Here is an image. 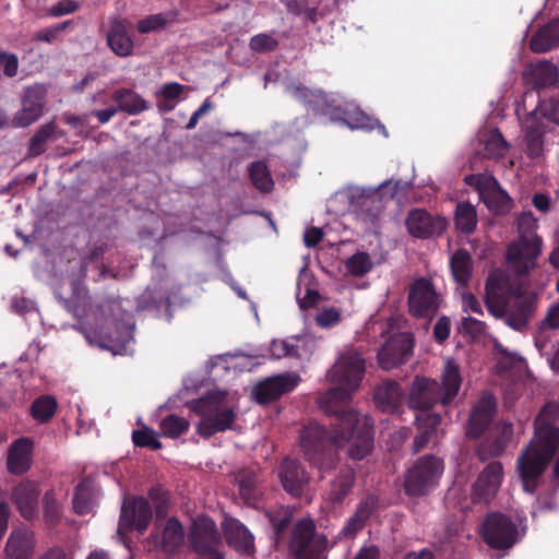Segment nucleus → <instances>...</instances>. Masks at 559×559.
<instances>
[{
  "label": "nucleus",
  "instance_id": "obj_63",
  "mask_svg": "<svg viewBox=\"0 0 559 559\" xmlns=\"http://www.w3.org/2000/svg\"><path fill=\"white\" fill-rule=\"evenodd\" d=\"M324 233L319 227H309L304 234L305 245L309 248L317 246L323 238Z\"/></svg>",
  "mask_w": 559,
  "mask_h": 559
},
{
  "label": "nucleus",
  "instance_id": "obj_30",
  "mask_svg": "<svg viewBox=\"0 0 559 559\" xmlns=\"http://www.w3.org/2000/svg\"><path fill=\"white\" fill-rule=\"evenodd\" d=\"M278 476L283 488L293 496H299L309 481L307 473L295 460H285L280 467Z\"/></svg>",
  "mask_w": 559,
  "mask_h": 559
},
{
  "label": "nucleus",
  "instance_id": "obj_36",
  "mask_svg": "<svg viewBox=\"0 0 559 559\" xmlns=\"http://www.w3.org/2000/svg\"><path fill=\"white\" fill-rule=\"evenodd\" d=\"M112 99L117 103L119 111L136 115L147 108L146 102L136 93L128 88L117 90L112 94Z\"/></svg>",
  "mask_w": 559,
  "mask_h": 559
},
{
  "label": "nucleus",
  "instance_id": "obj_28",
  "mask_svg": "<svg viewBox=\"0 0 559 559\" xmlns=\"http://www.w3.org/2000/svg\"><path fill=\"white\" fill-rule=\"evenodd\" d=\"M185 530L176 518L167 520L162 533H152L148 542L155 547L171 552L182 545Z\"/></svg>",
  "mask_w": 559,
  "mask_h": 559
},
{
  "label": "nucleus",
  "instance_id": "obj_13",
  "mask_svg": "<svg viewBox=\"0 0 559 559\" xmlns=\"http://www.w3.org/2000/svg\"><path fill=\"white\" fill-rule=\"evenodd\" d=\"M465 182L475 187L486 206L496 214H504L511 209V198L498 180L488 174L471 175Z\"/></svg>",
  "mask_w": 559,
  "mask_h": 559
},
{
  "label": "nucleus",
  "instance_id": "obj_38",
  "mask_svg": "<svg viewBox=\"0 0 559 559\" xmlns=\"http://www.w3.org/2000/svg\"><path fill=\"white\" fill-rule=\"evenodd\" d=\"M451 271L460 285H465L472 273V259L466 250H457L450 261Z\"/></svg>",
  "mask_w": 559,
  "mask_h": 559
},
{
  "label": "nucleus",
  "instance_id": "obj_21",
  "mask_svg": "<svg viewBox=\"0 0 559 559\" xmlns=\"http://www.w3.org/2000/svg\"><path fill=\"white\" fill-rule=\"evenodd\" d=\"M299 381L300 378L295 373L278 374L255 385L253 395L258 403L267 404L294 390Z\"/></svg>",
  "mask_w": 559,
  "mask_h": 559
},
{
  "label": "nucleus",
  "instance_id": "obj_57",
  "mask_svg": "<svg viewBox=\"0 0 559 559\" xmlns=\"http://www.w3.org/2000/svg\"><path fill=\"white\" fill-rule=\"evenodd\" d=\"M0 66L3 69V73L13 78L17 74L19 70V59L15 53L7 52V51H0Z\"/></svg>",
  "mask_w": 559,
  "mask_h": 559
},
{
  "label": "nucleus",
  "instance_id": "obj_53",
  "mask_svg": "<svg viewBox=\"0 0 559 559\" xmlns=\"http://www.w3.org/2000/svg\"><path fill=\"white\" fill-rule=\"evenodd\" d=\"M416 421L418 423V428L421 430V433L415 438V450L419 451L428 441V429H426V424L429 423V428L433 429L438 423V417H429V416H417Z\"/></svg>",
  "mask_w": 559,
  "mask_h": 559
},
{
  "label": "nucleus",
  "instance_id": "obj_55",
  "mask_svg": "<svg viewBox=\"0 0 559 559\" xmlns=\"http://www.w3.org/2000/svg\"><path fill=\"white\" fill-rule=\"evenodd\" d=\"M166 23L167 20L163 14H153L139 21L138 31L143 34L151 33L163 28Z\"/></svg>",
  "mask_w": 559,
  "mask_h": 559
},
{
  "label": "nucleus",
  "instance_id": "obj_44",
  "mask_svg": "<svg viewBox=\"0 0 559 559\" xmlns=\"http://www.w3.org/2000/svg\"><path fill=\"white\" fill-rule=\"evenodd\" d=\"M159 428L164 437L178 438L188 430L189 423L183 417L168 415L160 420Z\"/></svg>",
  "mask_w": 559,
  "mask_h": 559
},
{
  "label": "nucleus",
  "instance_id": "obj_2",
  "mask_svg": "<svg viewBox=\"0 0 559 559\" xmlns=\"http://www.w3.org/2000/svg\"><path fill=\"white\" fill-rule=\"evenodd\" d=\"M555 407L545 406L535 420V433L518 460L523 488L533 493L536 480L552 459L559 444V430L554 425Z\"/></svg>",
  "mask_w": 559,
  "mask_h": 559
},
{
  "label": "nucleus",
  "instance_id": "obj_15",
  "mask_svg": "<svg viewBox=\"0 0 559 559\" xmlns=\"http://www.w3.org/2000/svg\"><path fill=\"white\" fill-rule=\"evenodd\" d=\"M45 84L36 83L24 88L22 108L12 118L14 128H26L36 122L44 114L47 98Z\"/></svg>",
  "mask_w": 559,
  "mask_h": 559
},
{
  "label": "nucleus",
  "instance_id": "obj_10",
  "mask_svg": "<svg viewBox=\"0 0 559 559\" xmlns=\"http://www.w3.org/2000/svg\"><path fill=\"white\" fill-rule=\"evenodd\" d=\"M314 528L316 525L311 519H301L295 524L289 548L297 559L320 555L336 544V540L330 542L324 534H314Z\"/></svg>",
  "mask_w": 559,
  "mask_h": 559
},
{
  "label": "nucleus",
  "instance_id": "obj_37",
  "mask_svg": "<svg viewBox=\"0 0 559 559\" xmlns=\"http://www.w3.org/2000/svg\"><path fill=\"white\" fill-rule=\"evenodd\" d=\"M515 305V312H507L504 310V314L501 318H504L507 325L516 331H521L527 325L528 319L533 312V306L531 300L523 297L516 299Z\"/></svg>",
  "mask_w": 559,
  "mask_h": 559
},
{
  "label": "nucleus",
  "instance_id": "obj_23",
  "mask_svg": "<svg viewBox=\"0 0 559 559\" xmlns=\"http://www.w3.org/2000/svg\"><path fill=\"white\" fill-rule=\"evenodd\" d=\"M39 487L36 481L24 480L16 485L11 495L12 501L24 519H32L37 514Z\"/></svg>",
  "mask_w": 559,
  "mask_h": 559
},
{
  "label": "nucleus",
  "instance_id": "obj_9",
  "mask_svg": "<svg viewBox=\"0 0 559 559\" xmlns=\"http://www.w3.org/2000/svg\"><path fill=\"white\" fill-rule=\"evenodd\" d=\"M443 473V462L432 455L419 459L405 476L404 488L409 496H424L437 486Z\"/></svg>",
  "mask_w": 559,
  "mask_h": 559
},
{
  "label": "nucleus",
  "instance_id": "obj_46",
  "mask_svg": "<svg viewBox=\"0 0 559 559\" xmlns=\"http://www.w3.org/2000/svg\"><path fill=\"white\" fill-rule=\"evenodd\" d=\"M346 271L355 276H361L372 269V261L368 253L357 252L345 262Z\"/></svg>",
  "mask_w": 559,
  "mask_h": 559
},
{
  "label": "nucleus",
  "instance_id": "obj_58",
  "mask_svg": "<svg viewBox=\"0 0 559 559\" xmlns=\"http://www.w3.org/2000/svg\"><path fill=\"white\" fill-rule=\"evenodd\" d=\"M317 323L320 326L329 328L341 320V314L335 308H325L317 314Z\"/></svg>",
  "mask_w": 559,
  "mask_h": 559
},
{
  "label": "nucleus",
  "instance_id": "obj_62",
  "mask_svg": "<svg viewBox=\"0 0 559 559\" xmlns=\"http://www.w3.org/2000/svg\"><path fill=\"white\" fill-rule=\"evenodd\" d=\"M462 308L464 312L481 314V306L475 296L471 293H464L462 296Z\"/></svg>",
  "mask_w": 559,
  "mask_h": 559
},
{
  "label": "nucleus",
  "instance_id": "obj_49",
  "mask_svg": "<svg viewBox=\"0 0 559 559\" xmlns=\"http://www.w3.org/2000/svg\"><path fill=\"white\" fill-rule=\"evenodd\" d=\"M72 24L73 22L68 20L52 26L41 28L33 35V40L37 43L53 44L58 40L59 35L68 29Z\"/></svg>",
  "mask_w": 559,
  "mask_h": 559
},
{
  "label": "nucleus",
  "instance_id": "obj_26",
  "mask_svg": "<svg viewBox=\"0 0 559 559\" xmlns=\"http://www.w3.org/2000/svg\"><path fill=\"white\" fill-rule=\"evenodd\" d=\"M223 531L227 544L235 550L251 555L254 551V538L247 527L238 520L227 518L223 522Z\"/></svg>",
  "mask_w": 559,
  "mask_h": 559
},
{
  "label": "nucleus",
  "instance_id": "obj_1",
  "mask_svg": "<svg viewBox=\"0 0 559 559\" xmlns=\"http://www.w3.org/2000/svg\"><path fill=\"white\" fill-rule=\"evenodd\" d=\"M366 371V362L360 352L345 347L328 372L335 385L321 399L320 405L335 414L330 431L317 423H310L300 432V447L308 460L320 471L331 468L335 459L325 453L330 448L344 449L354 460H361L373 448V420L368 415H359L346 408L353 393L359 388Z\"/></svg>",
  "mask_w": 559,
  "mask_h": 559
},
{
  "label": "nucleus",
  "instance_id": "obj_8",
  "mask_svg": "<svg viewBox=\"0 0 559 559\" xmlns=\"http://www.w3.org/2000/svg\"><path fill=\"white\" fill-rule=\"evenodd\" d=\"M512 297L515 300L522 297L521 285L512 282L504 271H492L486 282L485 302L488 312L495 318H501Z\"/></svg>",
  "mask_w": 559,
  "mask_h": 559
},
{
  "label": "nucleus",
  "instance_id": "obj_61",
  "mask_svg": "<svg viewBox=\"0 0 559 559\" xmlns=\"http://www.w3.org/2000/svg\"><path fill=\"white\" fill-rule=\"evenodd\" d=\"M290 338L283 341H274L271 345L272 355L276 358L284 356H293Z\"/></svg>",
  "mask_w": 559,
  "mask_h": 559
},
{
  "label": "nucleus",
  "instance_id": "obj_34",
  "mask_svg": "<svg viewBox=\"0 0 559 559\" xmlns=\"http://www.w3.org/2000/svg\"><path fill=\"white\" fill-rule=\"evenodd\" d=\"M354 480V471L349 467L342 468L331 483L330 488L325 493L326 499L332 503L343 501L353 487Z\"/></svg>",
  "mask_w": 559,
  "mask_h": 559
},
{
  "label": "nucleus",
  "instance_id": "obj_16",
  "mask_svg": "<svg viewBox=\"0 0 559 559\" xmlns=\"http://www.w3.org/2000/svg\"><path fill=\"white\" fill-rule=\"evenodd\" d=\"M151 519L152 509L146 499L142 497L126 499L121 507L118 534L123 535L131 528L144 532L147 528Z\"/></svg>",
  "mask_w": 559,
  "mask_h": 559
},
{
  "label": "nucleus",
  "instance_id": "obj_40",
  "mask_svg": "<svg viewBox=\"0 0 559 559\" xmlns=\"http://www.w3.org/2000/svg\"><path fill=\"white\" fill-rule=\"evenodd\" d=\"M249 177L252 185L262 192H270L274 181L265 163L253 162L249 166Z\"/></svg>",
  "mask_w": 559,
  "mask_h": 559
},
{
  "label": "nucleus",
  "instance_id": "obj_54",
  "mask_svg": "<svg viewBox=\"0 0 559 559\" xmlns=\"http://www.w3.org/2000/svg\"><path fill=\"white\" fill-rule=\"evenodd\" d=\"M278 41L270 34L261 33L250 39V48L257 52L274 50Z\"/></svg>",
  "mask_w": 559,
  "mask_h": 559
},
{
  "label": "nucleus",
  "instance_id": "obj_24",
  "mask_svg": "<svg viewBox=\"0 0 559 559\" xmlns=\"http://www.w3.org/2000/svg\"><path fill=\"white\" fill-rule=\"evenodd\" d=\"M34 441L23 437L12 442L8 451L7 466L10 473L21 475L27 472L33 462Z\"/></svg>",
  "mask_w": 559,
  "mask_h": 559
},
{
  "label": "nucleus",
  "instance_id": "obj_19",
  "mask_svg": "<svg viewBox=\"0 0 559 559\" xmlns=\"http://www.w3.org/2000/svg\"><path fill=\"white\" fill-rule=\"evenodd\" d=\"M413 342L405 333H397L390 337L378 353V361L385 370L393 369L406 361L412 354Z\"/></svg>",
  "mask_w": 559,
  "mask_h": 559
},
{
  "label": "nucleus",
  "instance_id": "obj_7",
  "mask_svg": "<svg viewBox=\"0 0 559 559\" xmlns=\"http://www.w3.org/2000/svg\"><path fill=\"white\" fill-rule=\"evenodd\" d=\"M82 330L90 344L108 349L115 355L123 354L131 341V325L121 324L108 318H102L95 326H85Z\"/></svg>",
  "mask_w": 559,
  "mask_h": 559
},
{
  "label": "nucleus",
  "instance_id": "obj_31",
  "mask_svg": "<svg viewBox=\"0 0 559 559\" xmlns=\"http://www.w3.org/2000/svg\"><path fill=\"white\" fill-rule=\"evenodd\" d=\"M478 143L483 156L489 159H499L509 152V144L497 129L485 130L479 133Z\"/></svg>",
  "mask_w": 559,
  "mask_h": 559
},
{
  "label": "nucleus",
  "instance_id": "obj_56",
  "mask_svg": "<svg viewBox=\"0 0 559 559\" xmlns=\"http://www.w3.org/2000/svg\"><path fill=\"white\" fill-rule=\"evenodd\" d=\"M79 9V4L74 0H61L47 10V15L51 17H59L62 15L71 14Z\"/></svg>",
  "mask_w": 559,
  "mask_h": 559
},
{
  "label": "nucleus",
  "instance_id": "obj_48",
  "mask_svg": "<svg viewBox=\"0 0 559 559\" xmlns=\"http://www.w3.org/2000/svg\"><path fill=\"white\" fill-rule=\"evenodd\" d=\"M62 515V508L53 491H47L44 496V519L47 524L56 525Z\"/></svg>",
  "mask_w": 559,
  "mask_h": 559
},
{
  "label": "nucleus",
  "instance_id": "obj_64",
  "mask_svg": "<svg viewBox=\"0 0 559 559\" xmlns=\"http://www.w3.org/2000/svg\"><path fill=\"white\" fill-rule=\"evenodd\" d=\"M433 335L438 342H443L449 337L450 322L445 317L440 318L435 324Z\"/></svg>",
  "mask_w": 559,
  "mask_h": 559
},
{
  "label": "nucleus",
  "instance_id": "obj_42",
  "mask_svg": "<svg viewBox=\"0 0 559 559\" xmlns=\"http://www.w3.org/2000/svg\"><path fill=\"white\" fill-rule=\"evenodd\" d=\"M56 123L53 121L41 126L28 142V153L32 156H37L45 151L47 141L56 132Z\"/></svg>",
  "mask_w": 559,
  "mask_h": 559
},
{
  "label": "nucleus",
  "instance_id": "obj_12",
  "mask_svg": "<svg viewBox=\"0 0 559 559\" xmlns=\"http://www.w3.org/2000/svg\"><path fill=\"white\" fill-rule=\"evenodd\" d=\"M542 252V239L538 236L518 239L507 250V265L516 277L528 275L537 266V258Z\"/></svg>",
  "mask_w": 559,
  "mask_h": 559
},
{
  "label": "nucleus",
  "instance_id": "obj_6",
  "mask_svg": "<svg viewBox=\"0 0 559 559\" xmlns=\"http://www.w3.org/2000/svg\"><path fill=\"white\" fill-rule=\"evenodd\" d=\"M288 93L295 99L305 103L314 111L331 115L333 120H341L350 129H372L371 120L357 108L347 109L343 115H333L334 99L321 91H312L307 87L294 85L288 87Z\"/></svg>",
  "mask_w": 559,
  "mask_h": 559
},
{
  "label": "nucleus",
  "instance_id": "obj_18",
  "mask_svg": "<svg viewBox=\"0 0 559 559\" xmlns=\"http://www.w3.org/2000/svg\"><path fill=\"white\" fill-rule=\"evenodd\" d=\"M405 225L412 236L425 239L441 235L448 227V221L423 209H414L408 212Z\"/></svg>",
  "mask_w": 559,
  "mask_h": 559
},
{
  "label": "nucleus",
  "instance_id": "obj_3",
  "mask_svg": "<svg viewBox=\"0 0 559 559\" xmlns=\"http://www.w3.org/2000/svg\"><path fill=\"white\" fill-rule=\"evenodd\" d=\"M462 384L460 368L454 359H447L440 376V383L436 380L417 377L408 392L407 402L411 408L428 409L436 403L450 404L457 395Z\"/></svg>",
  "mask_w": 559,
  "mask_h": 559
},
{
  "label": "nucleus",
  "instance_id": "obj_52",
  "mask_svg": "<svg viewBox=\"0 0 559 559\" xmlns=\"http://www.w3.org/2000/svg\"><path fill=\"white\" fill-rule=\"evenodd\" d=\"M537 227V221L533 216L532 212H523L518 217V231H519V238H530V236H537L535 234V229Z\"/></svg>",
  "mask_w": 559,
  "mask_h": 559
},
{
  "label": "nucleus",
  "instance_id": "obj_29",
  "mask_svg": "<svg viewBox=\"0 0 559 559\" xmlns=\"http://www.w3.org/2000/svg\"><path fill=\"white\" fill-rule=\"evenodd\" d=\"M404 394L400 384L385 380L374 391V403L383 413L394 414L403 404Z\"/></svg>",
  "mask_w": 559,
  "mask_h": 559
},
{
  "label": "nucleus",
  "instance_id": "obj_32",
  "mask_svg": "<svg viewBox=\"0 0 559 559\" xmlns=\"http://www.w3.org/2000/svg\"><path fill=\"white\" fill-rule=\"evenodd\" d=\"M377 507V500L373 497H369L361 501L355 513L347 520L345 525L340 532V536L353 537L357 532L361 531L374 511Z\"/></svg>",
  "mask_w": 559,
  "mask_h": 559
},
{
  "label": "nucleus",
  "instance_id": "obj_20",
  "mask_svg": "<svg viewBox=\"0 0 559 559\" xmlns=\"http://www.w3.org/2000/svg\"><path fill=\"white\" fill-rule=\"evenodd\" d=\"M503 467L499 462L489 463L472 486V498L475 502H488L500 488Z\"/></svg>",
  "mask_w": 559,
  "mask_h": 559
},
{
  "label": "nucleus",
  "instance_id": "obj_39",
  "mask_svg": "<svg viewBox=\"0 0 559 559\" xmlns=\"http://www.w3.org/2000/svg\"><path fill=\"white\" fill-rule=\"evenodd\" d=\"M455 226L464 234H471L477 225V213L475 207L468 202H460L455 211Z\"/></svg>",
  "mask_w": 559,
  "mask_h": 559
},
{
  "label": "nucleus",
  "instance_id": "obj_45",
  "mask_svg": "<svg viewBox=\"0 0 559 559\" xmlns=\"http://www.w3.org/2000/svg\"><path fill=\"white\" fill-rule=\"evenodd\" d=\"M57 409V401L51 396H40L32 404V415L44 423L49 420Z\"/></svg>",
  "mask_w": 559,
  "mask_h": 559
},
{
  "label": "nucleus",
  "instance_id": "obj_25",
  "mask_svg": "<svg viewBox=\"0 0 559 559\" xmlns=\"http://www.w3.org/2000/svg\"><path fill=\"white\" fill-rule=\"evenodd\" d=\"M496 403L491 394H484L472 409L466 435L478 438L487 428L495 413Z\"/></svg>",
  "mask_w": 559,
  "mask_h": 559
},
{
  "label": "nucleus",
  "instance_id": "obj_51",
  "mask_svg": "<svg viewBox=\"0 0 559 559\" xmlns=\"http://www.w3.org/2000/svg\"><path fill=\"white\" fill-rule=\"evenodd\" d=\"M132 439L138 447H148L154 450L162 448V443L157 440L156 432L148 428L133 431Z\"/></svg>",
  "mask_w": 559,
  "mask_h": 559
},
{
  "label": "nucleus",
  "instance_id": "obj_4",
  "mask_svg": "<svg viewBox=\"0 0 559 559\" xmlns=\"http://www.w3.org/2000/svg\"><path fill=\"white\" fill-rule=\"evenodd\" d=\"M409 188L408 181L390 179L377 188L349 186L346 188V197L362 221L374 223L383 211V202L390 199L401 200Z\"/></svg>",
  "mask_w": 559,
  "mask_h": 559
},
{
  "label": "nucleus",
  "instance_id": "obj_59",
  "mask_svg": "<svg viewBox=\"0 0 559 559\" xmlns=\"http://www.w3.org/2000/svg\"><path fill=\"white\" fill-rule=\"evenodd\" d=\"M185 90V86L177 82L166 83L160 86L158 95L166 99H176L180 97Z\"/></svg>",
  "mask_w": 559,
  "mask_h": 559
},
{
  "label": "nucleus",
  "instance_id": "obj_14",
  "mask_svg": "<svg viewBox=\"0 0 559 559\" xmlns=\"http://www.w3.org/2000/svg\"><path fill=\"white\" fill-rule=\"evenodd\" d=\"M441 304V297L431 282L419 278L414 282L408 293V308L412 316L431 320Z\"/></svg>",
  "mask_w": 559,
  "mask_h": 559
},
{
  "label": "nucleus",
  "instance_id": "obj_5",
  "mask_svg": "<svg viewBox=\"0 0 559 559\" xmlns=\"http://www.w3.org/2000/svg\"><path fill=\"white\" fill-rule=\"evenodd\" d=\"M197 411L202 417L198 431L202 437L211 436L231 428L236 414L226 401V393L212 391L197 403Z\"/></svg>",
  "mask_w": 559,
  "mask_h": 559
},
{
  "label": "nucleus",
  "instance_id": "obj_22",
  "mask_svg": "<svg viewBox=\"0 0 559 559\" xmlns=\"http://www.w3.org/2000/svg\"><path fill=\"white\" fill-rule=\"evenodd\" d=\"M129 22L119 16L108 20L106 40L111 51L119 57H128L133 52V40L128 33Z\"/></svg>",
  "mask_w": 559,
  "mask_h": 559
},
{
  "label": "nucleus",
  "instance_id": "obj_17",
  "mask_svg": "<svg viewBox=\"0 0 559 559\" xmlns=\"http://www.w3.org/2000/svg\"><path fill=\"white\" fill-rule=\"evenodd\" d=\"M516 526L502 514L489 515L483 526V537L492 548H510L516 540Z\"/></svg>",
  "mask_w": 559,
  "mask_h": 559
},
{
  "label": "nucleus",
  "instance_id": "obj_43",
  "mask_svg": "<svg viewBox=\"0 0 559 559\" xmlns=\"http://www.w3.org/2000/svg\"><path fill=\"white\" fill-rule=\"evenodd\" d=\"M94 507V498L93 492L91 490L90 484L87 483H81L74 491L73 497V508L74 511L80 514L84 515L92 511Z\"/></svg>",
  "mask_w": 559,
  "mask_h": 559
},
{
  "label": "nucleus",
  "instance_id": "obj_60",
  "mask_svg": "<svg viewBox=\"0 0 559 559\" xmlns=\"http://www.w3.org/2000/svg\"><path fill=\"white\" fill-rule=\"evenodd\" d=\"M290 518H292V512L288 508H282L278 512V514L274 515V514H271L270 515V520L271 522L273 523V526L274 528L280 533L282 531H284L289 521H290Z\"/></svg>",
  "mask_w": 559,
  "mask_h": 559
},
{
  "label": "nucleus",
  "instance_id": "obj_50",
  "mask_svg": "<svg viewBox=\"0 0 559 559\" xmlns=\"http://www.w3.org/2000/svg\"><path fill=\"white\" fill-rule=\"evenodd\" d=\"M293 356L306 358L312 355L317 348V341L312 336H297L290 338Z\"/></svg>",
  "mask_w": 559,
  "mask_h": 559
},
{
  "label": "nucleus",
  "instance_id": "obj_35",
  "mask_svg": "<svg viewBox=\"0 0 559 559\" xmlns=\"http://www.w3.org/2000/svg\"><path fill=\"white\" fill-rule=\"evenodd\" d=\"M496 431L498 436L493 444L486 442L478 448V455L481 460L501 454L512 439L513 427L510 423L497 425Z\"/></svg>",
  "mask_w": 559,
  "mask_h": 559
},
{
  "label": "nucleus",
  "instance_id": "obj_41",
  "mask_svg": "<svg viewBox=\"0 0 559 559\" xmlns=\"http://www.w3.org/2000/svg\"><path fill=\"white\" fill-rule=\"evenodd\" d=\"M531 74L534 84L537 86H546L555 83L558 78L557 68L549 61H540L531 67Z\"/></svg>",
  "mask_w": 559,
  "mask_h": 559
},
{
  "label": "nucleus",
  "instance_id": "obj_11",
  "mask_svg": "<svg viewBox=\"0 0 559 559\" xmlns=\"http://www.w3.org/2000/svg\"><path fill=\"white\" fill-rule=\"evenodd\" d=\"M188 539L191 548L199 555L198 559H223L216 549L221 543V534L215 522L207 515L192 519Z\"/></svg>",
  "mask_w": 559,
  "mask_h": 559
},
{
  "label": "nucleus",
  "instance_id": "obj_27",
  "mask_svg": "<svg viewBox=\"0 0 559 559\" xmlns=\"http://www.w3.org/2000/svg\"><path fill=\"white\" fill-rule=\"evenodd\" d=\"M34 548V533L27 528H15L7 540V559H32Z\"/></svg>",
  "mask_w": 559,
  "mask_h": 559
},
{
  "label": "nucleus",
  "instance_id": "obj_47",
  "mask_svg": "<svg viewBox=\"0 0 559 559\" xmlns=\"http://www.w3.org/2000/svg\"><path fill=\"white\" fill-rule=\"evenodd\" d=\"M535 115H532L524 122L525 136L528 142V147L533 154H538L542 146V135L544 129L536 123Z\"/></svg>",
  "mask_w": 559,
  "mask_h": 559
},
{
  "label": "nucleus",
  "instance_id": "obj_33",
  "mask_svg": "<svg viewBox=\"0 0 559 559\" xmlns=\"http://www.w3.org/2000/svg\"><path fill=\"white\" fill-rule=\"evenodd\" d=\"M559 44V19L549 22L531 38L530 47L537 53L547 52Z\"/></svg>",
  "mask_w": 559,
  "mask_h": 559
}]
</instances>
